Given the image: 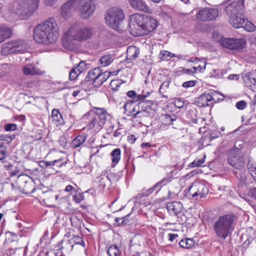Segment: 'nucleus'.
<instances>
[{"mask_svg":"<svg viewBox=\"0 0 256 256\" xmlns=\"http://www.w3.org/2000/svg\"><path fill=\"white\" fill-rule=\"evenodd\" d=\"M92 32L90 27L80 22L72 24L64 32L62 38V44L68 50H74L78 48L79 42L90 39Z\"/></svg>","mask_w":256,"mask_h":256,"instance_id":"nucleus-1","label":"nucleus"},{"mask_svg":"<svg viewBox=\"0 0 256 256\" xmlns=\"http://www.w3.org/2000/svg\"><path fill=\"white\" fill-rule=\"evenodd\" d=\"M59 37V28L56 20L50 18L36 26L34 31V38L38 43L50 44Z\"/></svg>","mask_w":256,"mask_h":256,"instance_id":"nucleus-2","label":"nucleus"},{"mask_svg":"<svg viewBox=\"0 0 256 256\" xmlns=\"http://www.w3.org/2000/svg\"><path fill=\"white\" fill-rule=\"evenodd\" d=\"M157 26V20L152 16L138 14L130 16V32L134 36L147 35Z\"/></svg>","mask_w":256,"mask_h":256,"instance_id":"nucleus-3","label":"nucleus"},{"mask_svg":"<svg viewBox=\"0 0 256 256\" xmlns=\"http://www.w3.org/2000/svg\"><path fill=\"white\" fill-rule=\"evenodd\" d=\"M234 220V216L232 214L220 216L214 226L216 235L219 238L225 239L232 232Z\"/></svg>","mask_w":256,"mask_h":256,"instance_id":"nucleus-4","label":"nucleus"},{"mask_svg":"<svg viewBox=\"0 0 256 256\" xmlns=\"http://www.w3.org/2000/svg\"><path fill=\"white\" fill-rule=\"evenodd\" d=\"M124 16L121 9L112 8L107 12L105 17L106 24L114 30L120 32Z\"/></svg>","mask_w":256,"mask_h":256,"instance_id":"nucleus-5","label":"nucleus"},{"mask_svg":"<svg viewBox=\"0 0 256 256\" xmlns=\"http://www.w3.org/2000/svg\"><path fill=\"white\" fill-rule=\"evenodd\" d=\"M40 0H17L14 4V12L19 16H26L38 7Z\"/></svg>","mask_w":256,"mask_h":256,"instance_id":"nucleus-6","label":"nucleus"},{"mask_svg":"<svg viewBox=\"0 0 256 256\" xmlns=\"http://www.w3.org/2000/svg\"><path fill=\"white\" fill-rule=\"evenodd\" d=\"M240 6L236 3L232 2L226 8V11L230 17V22L236 28H242L246 18L239 14Z\"/></svg>","mask_w":256,"mask_h":256,"instance_id":"nucleus-7","label":"nucleus"},{"mask_svg":"<svg viewBox=\"0 0 256 256\" xmlns=\"http://www.w3.org/2000/svg\"><path fill=\"white\" fill-rule=\"evenodd\" d=\"M27 49V44L22 40H12L4 44L0 50L1 54L6 56L16 52H23Z\"/></svg>","mask_w":256,"mask_h":256,"instance_id":"nucleus-8","label":"nucleus"},{"mask_svg":"<svg viewBox=\"0 0 256 256\" xmlns=\"http://www.w3.org/2000/svg\"><path fill=\"white\" fill-rule=\"evenodd\" d=\"M76 10H78L84 18L91 16L94 10L95 6L92 0H75L74 3Z\"/></svg>","mask_w":256,"mask_h":256,"instance_id":"nucleus-9","label":"nucleus"},{"mask_svg":"<svg viewBox=\"0 0 256 256\" xmlns=\"http://www.w3.org/2000/svg\"><path fill=\"white\" fill-rule=\"evenodd\" d=\"M219 43L226 48L238 50L244 48L246 44V40L244 38H222L220 40Z\"/></svg>","mask_w":256,"mask_h":256,"instance_id":"nucleus-10","label":"nucleus"},{"mask_svg":"<svg viewBox=\"0 0 256 256\" xmlns=\"http://www.w3.org/2000/svg\"><path fill=\"white\" fill-rule=\"evenodd\" d=\"M18 184L22 192L26 194H31L34 190L32 178L26 174H20L18 176Z\"/></svg>","mask_w":256,"mask_h":256,"instance_id":"nucleus-11","label":"nucleus"},{"mask_svg":"<svg viewBox=\"0 0 256 256\" xmlns=\"http://www.w3.org/2000/svg\"><path fill=\"white\" fill-rule=\"evenodd\" d=\"M218 10L212 8H205L198 12L196 14L197 20L202 22H210L215 20L218 16Z\"/></svg>","mask_w":256,"mask_h":256,"instance_id":"nucleus-12","label":"nucleus"},{"mask_svg":"<svg viewBox=\"0 0 256 256\" xmlns=\"http://www.w3.org/2000/svg\"><path fill=\"white\" fill-rule=\"evenodd\" d=\"M228 162L233 168L242 170H245L246 161L243 156L238 152H232L228 158Z\"/></svg>","mask_w":256,"mask_h":256,"instance_id":"nucleus-13","label":"nucleus"},{"mask_svg":"<svg viewBox=\"0 0 256 256\" xmlns=\"http://www.w3.org/2000/svg\"><path fill=\"white\" fill-rule=\"evenodd\" d=\"M208 192V188L199 182H194L189 188L188 191L193 198L200 196V198L206 197Z\"/></svg>","mask_w":256,"mask_h":256,"instance_id":"nucleus-14","label":"nucleus"},{"mask_svg":"<svg viewBox=\"0 0 256 256\" xmlns=\"http://www.w3.org/2000/svg\"><path fill=\"white\" fill-rule=\"evenodd\" d=\"M82 119L87 120L86 128L88 130H94L95 131H98L101 130L104 125L99 120L94 114L90 112L88 113L84 114Z\"/></svg>","mask_w":256,"mask_h":256,"instance_id":"nucleus-15","label":"nucleus"},{"mask_svg":"<svg viewBox=\"0 0 256 256\" xmlns=\"http://www.w3.org/2000/svg\"><path fill=\"white\" fill-rule=\"evenodd\" d=\"M216 93L204 94L198 97L196 101L197 105L200 107L206 106L216 102L214 96Z\"/></svg>","mask_w":256,"mask_h":256,"instance_id":"nucleus-16","label":"nucleus"},{"mask_svg":"<svg viewBox=\"0 0 256 256\" xmlns=\"http://www.w3.org/2000/svg\"><path fill=\"white\" fill-rule=\"evenodd\" d=\"M95 116L104 125L106 121L110 120L112 116L104 108L94 107L90 110Z\"/></svg>","mask_w":256,"mask_h":256,"instance_id":"nucleus-17","label":"nucleus"},{"mask_svg":"<svg viewBox=\"0 0 256 256\" xmlns=\"http://www.w3.org/2000/svg\"><path fill=\"white\" fill-rule=\"evenodd\" d=\"M74 2L75 0H69L62 6L60 14L64 19H68L71 16L72 10L74 9L76 10Z\"/></svg>","mask_w":256,"mask_h":256,"instance_id":"nucleus-18","label":"nucleus"},{"mask_svg":"<svg viewBox=\"0 0 256 256\" xmlns=\"http://www.w3.org/2000/svg\"><path fill=\"white\" fill-rule=\"evenodd\" d=\"M166 209L170 214L178 216L182 211L183 206L180 202H170L166 204Z\"/></svg>","mask_w":256,"mask_h":256,"instance_id":"nucleus-19","label":"nucleus"},{"mask_svg":"<svg viewBox=\"0 0 256 256\" xmlns=\"http://www.w3.org/2000/svg\"><path fill=\"white\" fill-rule=\"evenodd\" d=\"M130 6L134 9L146 13H150L151 10L142 0H129Z\"/></svg>","mask_w":256,"mask_h":256,"instance_id":"nucleus-20","label":"nucleus"},{"mask_svg":"<svg viewBox=\"0 0 256 256\" xmlns=\"http://www.w3.org/2000/svg\"><path fill=\"white\" fill-rule=\"evenodd\" d=\"M244 80L247 86L252 90L256 92V75L246 74Z\"/></svg>","mask_w":256,"mask_h":256,"instance_id":"nucleus-21","label":"nucleus"},{"mask_svg":"<svg viewBox=\"0 0 256 256\" xmlns=\"http://www.w3.org/2000/svg\"><path fill=\"white\" fill-rule=\"evenodd\" d=\"M22 72L25 75L42 74L43 73L33 64H26L22 68Z\"/></svg>","mask_w":256,"mask_h":256,"instance_id":"nucleus-22","label":"nucleus"},{"mask_svg":"<svg viewBox=\"0 0 256 256\" xmlns=\"http://www.w3.org/2000/svg\"><path fill=\"white\" fill-rule=\"evenodd\" d=\"M100 68H96L90 70L85 78L86 80V82L92 81L96 85L100 74Z\"/></svg>","mask_w":256,"mask_h":256,"instance_id":"nucleus-23","label":"nucleus"},{"mask_svg":"<svg viewBox=\"0 0 256 256\" xmlns=\"http://www.w3.org/2000/svg\"><path fill=\"white\" fill-rule=\"evenodd\" d=\"M170 182V178L167 176L162 178L159 182L156 184L152 187L150 188L148 190V194H150L152 193L155 190L158 191L162 187L166 186L167 184Z\"/></svg>","mask_w":256,"mask_h":256,"instance_id":"nucleus-24","label":"nucleus"},{"mask_svg":"<svg viewBox=\"0 0 256 256\" xmlns=\"http://www.w3.org/2000/svg\"><path fill=\"white\" fill-rule=\"evenodd\" d=\"M52 121L56 126L61 125L63 124L64 120L61 114L58 110L54 109L52 112Z\"/></svg>","mask_w":256,"mask_h":256,"instance_id":"nucleus-25","label":"nucleus"},{"mask_svg":"<svg viewBox=\"0 0 256 256\" xmlns=\"http://www.w3.org/2000/svg\"><path fill=\"white\" fill-rule=\"evenodd\" d=\"M11 30L6 26H0V43L11 36Z\"/></svg>","mask_w":256,"mask_h":256,"instance_id":"nucleus-26","label":"nucleus"},{"mask_svg":"<svg viewBox=\"0 0 256 256\" xmlns=\"http://www.w3.org/2000/svg\"><path fill=\"white\" fill-rule=\"evenodd\" d=\"M120 148L114 150L111 154L112 166H114L119 162L120 158Z\"/></svg>","mask_w":256,"mask_h":256,"instance_id":"nucleus-27","label":"nucleus"},{"mask_svg":"<svg viewBox=\"0 0 256 256\" xmlns=\"http://www.w3.org/2000/svg\"><path fill=\"white\" fill-rule=\"evenodd\" d=\"M136 101L134 100H128L124 104V108L128 115H132L134 110Z\"/></svg>","mask_w":256,"mask_h":256,"instance_id":"nucleus-28","label":"nucleus"},{"mask_svg":"<svg viewBox=\"0 0 256 256\" xmlns=\"http://www.w3.org/2000/svg\"><path fill=\"white\" fill-rule=\"evenodd\" d=\"M194 244L195 242L193 239L188 238L182 239L179 242L180 246L184 248H191Z\"/></svg>","mask_w":256,"mask_h":256,"instance_id":"nucleus-29","label":"nucleus"},{"mask_svg":"<svg viewBox=\"0 0 256 256\" xmlns=\"http://www.w3.org/2000/svg\"><path fill=\"white\" fill-rule=\"evenodd\" d=\"M86 136L84 134L78 135L72 142L73 147L76 148L82 144L86 140Z\"/></svg>","mask_w":256,"mask_h":256,"instance_id":"nucleus-30","label":"nucleus"},{"mask_svg":"<svg viewBox=\"0 0 256 256\" xmlns=\"http://www.w3.org/2000/svg\"><path fill=\"white\" fill-rule=\"evenodd\" d=\"M127 56L130 59H135L138 56L139 52L136 46H130L126 50Z\"/></svg>","mask_w":256,"mask_h":256,"instance_id":"nucleus-31","label":"nucleus"},{"mask_svg":"<svg viewBox=\"0 0 256 256\" xmlns=\"http://www.w3.org/2000/svg\"><path fill=\"white\" fill-rule=\"evenodd\" d=\"M248 170L252 176L254 178L256 176V163L249 159L247 164Z\"/></svg>","mask_w":256,"mask_h":256,"instance_id":"nucleus-32","label":"nucleus"},{"mask_svg":"<svg viewBox=\"0 0 256 256\" xmlns=\"http://www.w3.org/2000/svg\"><path fill=\"white\" fill-rule=\"evenodd\" d=\"M110 76V72L107 71L102 72L100 70V74L98 78V82L96 83L97 86L102 85L104 82H105Z\"/></svg>","mask_w":256,"mask_h":256,"instance_id":"nucleus-33","label":"nucleus"},{"mask_svg":"<svg viewBox=\"0 0 256 256\" xmlns=\"http://www.w3.org/2000/svg\"><path fill=\"white\" fill-rule=\"evenodd\" d=\"M112 60L113 59L110 55H105L100 58L99 62L102 66H109Z\"/></svg>","mask_w":256,"mask_h":256,"instance_id":"nucleus-34","label":"nucleus"},{"mask_svg":"<svg viewBox=\"0 0 256 256\" xmlns=\"http://www.w3.org/2000/svg\"><path fill=\"white\" fill-rule=\"evenodd\" d=\"M242 28L248 32H253L256 30V26L250 21L246 18L244 22Z\"/></svg>","mask_w":256,"mask_h":256,"instance_id":"nucleus-35","label":"nucleus"},{"mask_svg":"<svg viewBox=\"0 0 256 256\" xmlns=\"http://www.w3.org/2000/svg\"><path fill=\"white\" fill-rule=\"evenodd\" d=\"M108 256H120V251L116 245H112L108 248L107 250Z\"/></svg>","mask_w":256,"mask_h":256,"instance_id":"nucleus-36","label":"nucleus"},{"mask_svg":"<svg viewBox=\"0 0 256 256\" xmlns=\"http://www.w3.org/2000/svg\"><path fill=\"white\" fill-rule=\"evenodd\" d=\"M127 96L131 98H132L134 101L142 100L146 96L143 94L136 95V92L134 90H130L127 92Z\"/></svg>","mask_w":256,"mask_h":256,"instance_id":"nucleus-37","label":"nucleus"},{"mask_svg":"<svg viewBox=\"0 0 256 256\" xmlns=\"http://www.w3.org/2000/svg\"><path fill=\"white\" fill-rule=\"evenodd\" d=\"M175 56V54L164 50L161 51L160 54V58L162 60H168Z\"/></svg>","mask_w":256,"mask_h":256,"instance_id":"nucleus-38","label":"nucleus"},{"mask_svg":"<svg viewBox=\"0 0 256 256\" xmlns=\"http://www.w3.org/2000/svg\"><path fill=\"white\" fill-rule=\"evenodd\" d=\"M162 119L166 124L170 125L172 124L173 122L176 120L177 116L174 114L172 116L169 114H165L163 116Z\"/></svg>","mask_w":256,"mask_h":256,"instance_id":"nucleus-39","label":"nucleus"},{"mask_svg":"<svg viewBox=\"0 0 256 256\" xmlns=\"http://www.w3.org/2000/svg\"><path fill=\"white\" fill-rule=\"evenodd\" d=\"M60 160H56L51 162L41 160L39 162L38 165L40 168H46L48 166L55 165L56 163L59 162Z\"/></svg>","mask_w":256,"mask_h":256,"instance_id":"nucleus-40","label":"nucleus"},{"mask_svg":"<svg viewBox=\"0 0 256 256\" xmlns=\"http://www.w3.org/2000/svg\"><path fill=\"white\" fill-rule=\"evenodd\" d=\"M244 196L253 198L256 200V187L246 189L244 192Z\"/></svg>","mask_w":256,"mask_h":256,"instance_id":"nucleus-41","label":"nucleus"},{"mask_svg":"<svg viewBox=\"0 0 256 256\" xmlns=\"http://www.w3.org/2000/svg\"><path fill=\"white\" fill-rule=\"evenodd\" d=\"M137 101H136V103L134 104V113L132 115L136 116L138 114H140V107H142L146 105V103L142 100H140V102L137 104Z\"/></svg>","mask_w":256,"mask_h":256,"instance_id":"nucleus-42","label":"nucleus"},{"mask_svg":"<svg viewBox=\"0 0 256 256\" xmlns=\"http://www.w3.org/2000/svg\"><path fill=\"white\" fill-rule=\"evenodd\" d=\"M130 214H127L126 216L122 218H117L115 220V224L120 226V225H124L127 223V220Z\"/></svg>","mask_w":256,"mask_h":256,"instance_id":"nucleus-43","label":"nucleus"},{"mask_svg":"<svg viewBox=\"0 0 256 256\" xmlns=\"http://www.w3.org/2000/svg\"><path fill=\"white\" fill-rule=\"evenodd\" d=\"M122 82L120 80H111L110 86L112 90L116 91L118 90Z\"/></svg>","mask_w":256,"mask_h":256,"instance_id":"nucleus-44","label":"nucleus"},{"mask_svg":"<svg viewBox=\"0 0 256 256\" xmlns=\"http://www.w3.org/2000/svg\"><path fill=\"white\" fill-rule=\"evenodd\" d=\"M80 74L78 70L76 68V67H74L70 72L69 77L70 80H74L76 79L78 76Z\"/></svg>","mask_w":256,"mask_h":256,"instance_id":"nucleus-45","label":"nucleus"},{"mask_svg":"<svg viewBox=\"0 0 256 256\" xmlns=\"http://www.w3.org/2000/svg\"><path fill=\"white\" fill-rule=\"evenodd\" d=\"M170 84V82L169 80L164 82L160 88L159 92L162 94L166 93V90L169 88Z\"/></svg>","mask_w":256,"mask_h":256,"instance_id":"nucleus-46","label":"nucleus"},{"mask_svg":"<svg viewBox=\"0 0 256 256\" xmlns=\"http://www.w3.org/2000/svg\"><path fill=\"white\" fill-rule=\"evenodd\" d=\"M204 162V158L196 159L194 162L190 164V166L192 167L199 166L202 164Z\"/></svg>","mask_w":256,"mask_h":256,"instance_id":"nucleus-47","label":"nucleus"},{"mask_svg":"<svg viewBox=\"0 0 256 256\" xmlns=\"http://www.w3.org/2000/svg\"><path fill=\"white\" fill-rule=\"evenodd\" d=\"M86 64L84 61H81L77 65L76 68L78 70L79 72L81 74L86 69Z\"/></svg>","mask_w":256,"mask_h":256,"instance_id":"nucleus-48","label":"nucleus"},{"mask_svg":"<svg viewBox=\"0 0 256 256\" xmlns=\"http://www.w3.org/2000/svg\"><path fill=\"white\" fill-rule=\"evenodd\" d=\"M17 128V126L15 124H8L5 125L4 129L7 132L14 131Z\"/></svg>","mask_w":256,"mask_h":256,"instance_id":"nucleus-49","label":"nucleus"},{"mask_svg":"<svg viewBox=\"0 0 256 256\" xmlns=\"http://www.w3.org/2000/svg\"><path fill=\"white\" fill-rule=\"evenodd\" d=\"M246 103L244 100H240L236 104V107L238 109L242 110L245 108Z\"/></svg>","mask_w":256,"mask_h":256,"instance_id":"nucleus-50","label":"nucleus"},{"mask_svg":"<svg viewBox=\"0 0 256 256\" xmlns=\"http://www.w3.org/2000/svg\"><path fill=\"white\" fill-rule=\"evenodd\" d=\"M175 106L178 108H182L184 106V102L180 98H176L174 101Z\"/></svg>","mask_w":256,"mask_h":256,"instance_id":"nucleus-51","label":"nucleus"},{"mask_svg":"<svg viewBox=\"0 0 256 256\" xmlns=\"http://www.w3.org/2000/svg\"><path fill=\"white\" fill-rule=\"evenodd\" d=\"M6 156V148L3 146H0V160H4Z\"/></svg>","mask_w":256,"mask_h":256,"instance_id":"nucleus-52","label":"nucleus"},{"mask_svg":"<svg viewBox=\"0 0 256 256\" xmlns=\"http://www.w3.org/2000/svg\"><path fill=\"white\" fill-rule=\"evenodd\" d=\"M195 81L194 80H190L188 82H186L182 84V86L184 88H188L190 87L194 86L195 85Z\"/></svg>","mask_w":256,"mask_h":256,"instance_id":"nucleus-53","label":"nucleus"},{"mask_svg":"<svg viewBox=\"0 0 256 256\" xmlns=\"http://www.w3.org/2000/svg\"><path fill=\"white\" fill-rule=\"evenodd\" d=\"M17 248H8L6 251V256H11L16 253Z\"/></svg>","mask_w":256,"mask_h":256,"instance_id":"nucleus-54","label":"nucleus"},{"mask_svg":"<svg viewBox=\"0 0 256 256\" xmlns=\"http://www.w3.org/2000/svg\"><path fill=\"white\" fill-rule=\"evenodd\" d=\"M206 63L204 64V66H198L193 67L192 68L194 70V72H204L206 69Z\"/></svg>","mask_w":256,"mask_h":256,"instance_id":"nucleus-55","label":"nucleus"},{"mask_svg":"<svg viewBox=\"0 0 256 256\" xmlns=\"http://www.w3.org/2000/svg\"><path fill=\"white\" fill-rule=\"evenodd\" d=\"M56 1L57 0H44V4L48 6H52Z\"/></svg>","mask_w":256,"mask_h":256,"instance_id":"nucleus-56","label":"nucleus"},{"mask_svg":"<svg viewBox=\"0 0 256 256\" xmlns=\"http://www.w3.org/2000/svg\"><path fill=\"white\" fill-rule=\"evenodd\" d=\"M169 236V240L170 242H172L178 237V234H168Z\"/></svg>","mask_w":256,"mask_h":256,"instance_id":"nucleus-57","label":"nucleus"},{"mask_svg":"<svg viewBox=\"0 0 256 256\" xmlns=\"http://www.w3.org/2000/svg\"><path fill=\"white\" fill-rule=\"evenodd\" d=\"M14 136H4L3 140H6L8 142H10L14 138Z\"/></svg>","mask_w":256,"mask_h":256,"instance_id":"nucleus-58","label":"nucleus"},{"mask_svg":"<svg viewBox=\"0 0 256 256\" xmlns=\"http://www.w3.org/2000/svg\"><path fill=\"white\" fill-rule=\"evenodd\" d=\"M238 74H230L228 76V78L230 80H238Z\"/></svg>","mask_w":256,"mask_h":256,"instance_id":"nucleus-59","label":"nucleus"},{"mask_svg":"<svg viewBox=\"0 0 256 256\" xmlns=\"http://www.w3.org/2000/svg\"><path fill=\"white\" fill-rule=\"evenodd\" d=\"M74 189V187L71 185L67 186L65 188V191L66 192H70Z\"/></svg>","mask_w":256,"mask_h":256,"instance_id":"nucleus-60","label":"nucleus"},{"mask_svg":"<svg viewBox=\"0 0 256 256\" xmlns=\"http://www.w3.org/2000/svg\"><path fill=\"white\" fill-rule=\"evenodd\" d=\"M128 140L132 143L136 140V138L134 135H131L128 137Z\"/></svg>","mask_w":256,"mask_h":256,"instance_id":"nucleus-61","label":"nucleus"},{"mask_svg":"<svg viewBox=\"0 0 256 256\" xmlns=\"http://www.w3.org/2000/svg\"><path fill=\"white\" fill-rule=\"evenodd\" d=\"M78 238L80 240V242H78L76 243L78 244H79L80 245H82V246H85V244H84V241L80 238Z\"/></svg>","mask_w":256,"mask_h":256,"instance_id":"nucleus-62","label":"nucleus"},{"mask_svg":"<svg viewBox=\"0 0 256 256\" xmlns=\"http://www.w3.org/2000/svg\"><path fill=\"white\" fill-rule=\"evenodd\" d=\"M151 146V144L149 143V142H146V143H142L141 145V146L142 148H144L145 146L146 147H150Z\"/></svg>","mask_w":256,"mask_h":256,"instance_id":"nucleus-63","label":"nucleus"},{"mask_svg":"<svg viewBox=\"0 0 256 256\" xmlns=\"http://www.w3.org/2000/svg\"><path fill=\"white\" fill-rule=\"evenodd\" d=\"M80 93V91L78 90H75L72 93V96H74V97H76V96L78 94Z\"/></svg>","mask_w":256,"mask_h":256,"instance_id":"nucleus-64","label":"nucleus"}]
</instances>
